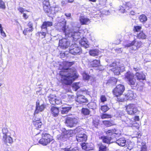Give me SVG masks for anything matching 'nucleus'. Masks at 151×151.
Here are the masks:
<instances>
[{
    "label": "nucleus",
    "instance_id": "31",
    "mask_svg": "<svg viewBox=\"0 0 151 151\" xmlns=\"http://www.w3.org/2000/svg\"><path fill=\"white\" fill-rule=\"evenodd\" d=\"M91 65L93 67H97L100 65V62L99 60H95L90 62Z\"/></svg>",
    "mask_w": 151,
    "mask_h": 151
},
{
    "label": "nucleus",
    "instance_id": "59",
    "mask_svg": "<svg viewBox=\"0 0 151 151\" xmlns=\"http://www.w3.org/2000/svg\"><path fill=\"white\" fill-rule=\"evenodd\" d=\"M28 32H32L33 30V28H27L25 29Z\"/></svg>",
    "mask_w": 151,
    "mask_h": 151
},
{
    "label": "nucleus",
    "instance_id": "62",
    "mask_svg": "<svg viewBox=\"0 0 151 151\" xmlns=\"http://www.w3.org/2000/svg\"><path fill=\"white\" fill-rule=\"evenodd\" d=\"M131 144H129L128 146V149L130 150L132 149L134 147L133 146H131Z\"/></svg>",
    "mask_w": 151,
    "mask_h": 151
},
{
    "label": "nucleus",
    "instance_id": "23",
    "mask_svg": "<svg viewBox=\"0 0 151 151\" xmlns=\"http://www.w3.org/2000/svg\"><path fill=\"white\" fill-rule=\"evenodd\" d=\"M124 68L123 66L120 68L117 66V67L112 68L111 70L114 72L115 74L118 75L120 74L121 72H122Z\"/></svg>",
    "mask_w": 151,
    "mask_h": 151
},
{
    "label": "nucleus",
    "instance_id": "61",
    "mask_svg": "<svg viewBox=\"0 0 151 151\" xmlns=\"http://www.w3.org/2000/svg\"><path fill=\"white\" fill-rule=\"evenodd\" d=\"M67 4V2L66 1H63L61 2V4L62 6H64Z\"/></svg>",
    "mask_w": 151,
    "mask_h": 151
},
{
    "label": "nucleus",
    "instance_id": "19",
    "mask_svg": "<svg viewBox=\"0 0 151 151\" xmlns=\"http://www.w3.org/2000/svg\"><path fill=\"white\" fill-rule=\"evenodd\" d=\"M72 106L70 105H67L62 106L60 109V111L62 114H67L71 109Z\"/></svg>",
    "mask_w": 151,
    "mask_h": 151
},
{
    "label": "nucleus",
    "instance_id": "24",
    "mask_svg": "<svg viewBox=\"0 0 151 151\" xmlns=\"http://www.w3.org/2000/svg\"><path fill=\"white\" fill-rule=\"evenodd\" d=\"M116 141V143L121 146H124L126 144V141L124 138H120L117 139Z\"/></svg>",
    "mask_w": 151,
    "mask_h": 151
},
{
    "label": "nucleus",
    "instance_id": "38",
    "mask_svg": "<svg viewBox=\"0 0 151 151\" xmlns=\"http://www.w3.org/2000/svg\"><path fill=\"white\" fill-rule=\"evenodd\" d=\"M83 130V128H82L81 127L79 126L77 127H76L75 129L71 131V133L73 132V131L75 133V134H76L77 133H79L80 132L82 131Z\"/></svg>",
    "mask_w": 151,
    "mask_h": 151
},
{
    "label": "nucleus",
    "instance_id": "54",
    "mask_svg": "<svg viewBox=\"0 0 151 151\" xmlns=\"http://www.w3.org/2000/svg\"><path fill=\"white\" fill-rule=\"evenodd\" d=\"M55 105L56 104L57 105L60 104L61 103V100L60 99H56V100H55Z\"/></svg>",
    "mask_w": 151,
    "mask_h": 151
},
{
    "label": "nucleus",
    "instance_id": "5",
    "mask_svg": "<svg viewBox=\"0 0 151 151\" xmlns=\"http://www.w3.org/2000/svg\"><path fill=\"white\" fill-rule=\"evenodd\" d=\"M71 131L63 132L61 134L57 136V138L60 142H64L66 141L68 137L70 136Z\"/></svg>",
    "mask_w": 151,
    "mask_h": 151
},
{
    "label": "nucleus",
    "instance_id": "48",
    "mask_svg": "<svg viewBox=\"0 0 151 151\" xmlns=\"http://www.w3.org/2000/svg\"><path fill=\"white\" fill-rule=\"evenodd\" d=\"M6 8L4 2L2 0H0V8L2 9H4Z\"/></svg>",
    "mask_w": 151,
    "mask_h": 151
},
{
    "label": "nucleus",
    "instance_id": "56",
    "mask_svg": "<svg viewBox=\"0 0 151 151\" xmlns=\"http://www.w3.org/2000/svg\"><path fill=\"white\" fill-rule=\"evenodd\" d=\"M0 32L2 36L4 37H6V35L4 32L3 30V29L0 30Z\"/></svg>",
    "mask_w": 151,
    "mask_h": 151
},
{
    "label": "nucleus",
    "instance_id": "43",
    "mask_svg": "<svg viewBox=\"0 0 151 151\" xmlns=\"http://www.w3.org/2000/svg\"><path fill=\"white\" fill-rule=\"evenodd\" d=\"M8 131L7 129L6 128H3L2 129V132L3 133V136H6L9 135V133L8 132Z\"/></svg>",
    "mask_w": 151,
    "mask_h": 151
},
{
    "label": "nucleus",
    "instance_id": "44",
    "mask_svg": "<svg viewBox=\"0 0 151 151\" xmlns=\"http://www.w3.org/2000/svg\"><path fill=\"white\" fill-rule=\"evenodd\" d=\"M142 29V27L139 26H134L133 30L134 32H138L139 31Z\"/></svg>",
    "mask_w": 151,
    "mask_h": 151
},
{
    "label": "nucleus",
    "instance_id": "52",
    "mask_svg": "<svg viewBox=\"0 0 151 151\" xmlns=\"http://www.w3.org/2000/svg\"><path fill=\"white\" fill-rule=\"evenodd\" d=\"M43 6H50V3L48 0H45L43 2Z\"/></svg>",
    "mask_w": 151,
    "mask_h": 151
},
{
    "label": "nucleus",
    "instance_id": "45",
    "mask_svg": "<svg viewBox=\"0 0 151 151\" xmlns=\"http://www.w3.org/2000/svg\"><path fill=\"white\" fill-rule=\"evenodd\" d=\"M111 115H109L106 114H103L101 115V119H105L111 118Z\"/></svg>",
    "mask_w": 151,
    "mask_h": 151
},
{
    "label": "nucleus",
    "instance_id": "47",
    "mask_svg": "<svg viewBox=\"0 0 151 151\" xmlns=\"http://www.w3.org/2000/svg\"><path fill=\"white\" fill-rule=\"evenodd\" d=\"M49 100L51 104L53 105H55V100H56V96H55L53 98H50Z\"/></svg>",
    "mask_w": 151,
    "mask_h": 151
},
{
    "label": "nucleus",
    "instance_id": "6",
    "mask_svg": "<svg viewBox=\"0 0 151 151\" xmlns=\"http://www.w3.org/2000/svg\"><path fill=\"white\" fill-rule=\"evenodd\" d=\"M125 90V87L122 84L117 85L113 90V93L115 96L119 97L121 96Z\"/></svg>",
    "mask_w": 151,
    "mask_h": 151
},
{
    "label": "nucleus",
    "instance_id": "13",
    "mask_svg": "<svg viewBox=\"0 0 151 151\" xmlns=\"http://www.w3.org/2000/svg\"><path fill=\"white\" fill-rule=\"evenodd\" d=\"M134 98L133 92L131 91H129L125 95V98L122 99L119 97L118 98L119 101L123 102L126 100H132Z\"/></svg>",
    "mask_w": 151,
    "mask_h": 151
},
{
    "label": "nucleus",
    "instance_id": "17",
    "mask_svg": "<svg viewBox=\"0 0 151 151\" xmlns=\"http://www.w3.org/2000/svg\"><path fill=\"white\" fill-rule=\"evenodd\" d=\"M99 138L100 139L102 140V141L104 143L109 144L112 142H114L113 141H111L113 139L111 138V137H109V136H102L99 137Z\"/></svg>",
    "mask_w": 151,
    "mask_h": 151
},
{
    "label": "nucleus",
    "instance_id": "49",
    "mask_svg": "<svg viewBox=\"0 0 151 151\" xmlns=\"http://www.w3.org/2000/svg\"><path fill=\"white\" fill-rule=\"evenodd\" d=\"M64 151H79V150L76 148H74L72 149L70 148H65L63 149Z\"/></svg>",
    "mask_w": 151,
    "mask_h": 151
},
{
    "label": "nucleus",
    "instance_id": "16",
    "mask_svg": "<svg viewBox=\"0 0 151 151\" xmlns=\"http://www.w3.org/2000/svg\"><path fill=\"white\" fill-rule=\"evenodd\" d=\"M70 45L69 42L66 38H63L59 42V45L61 48L65 49L68 48Z\"/></svg>",
    "mask_w": 151,
    "mask_h": 151
},
{
    "label": "nucleus",
    "instance_id": "40",
    "mask_svg": "<svg viewBox=\"0 0 151 151\" xmlns=\"http://www.w3.org/2000/svg\"><path fill=\"white\" fill-rule=\"evenodd\" d=\"M101 110L103 112H105L109 109V108L107 105H103L101 106Z\"/></svg>",
    "mask_w": 151,
    "mask_h": 151
},
{
    "label": "nucleus",
    "instance_id": "1",
    "mask_svg": "<svg viewBox=\"0 0 151 151\" xmlns=\"http://www.w3.org/2000/svg\"><path fill=\"white\" fill-rule=\"evenodd\" d=\"M60 75L63 79V83L69 85L77 78L78 75L74 68L63 69L60 71Z\"/></svg>",
    "mask_w": 151,
    "mask_h": 151
},
{
    "label": "nucleus",
    "instance_id": "39",
    "mask_svg": "<svg viewBox=\"0 0 151 151\" xmlns=\"http://www.w3.org/2000/svg\"><path fill=\"white\" fill-rule=\"evenodd\" d=\"M82 76L83 79L86 80H88L90 77L88 74L86 73L85 72H84L82 73Z\"/></svg>",
    "mask_w": 151,
    "mask_h": 151
},
{
    "label": "nucleus",
    "instance_id": "30",
    "mask_svg": "<svg viewBox=\"0 0 151 151\" xmlns=\"http://www.w3.org/2000/svg\"><path fill=\"white\" fill-rule=\"evenodd\" d=\"M106 134L108 135V136H111L109 137H111V138L113 139L114 138H116L118 137V134L112 132L110 130L106 131Z\"/></svg>",
    "mask_w": 151,
    "mask_h": 151
},
{
    "label": "nucleus",
    "instance_id": "57",
    "mask_svg": "<svg viewBox=\"0 0 151 151\" xmlns=\"http://www.w3.org/2000/svg\"><path fill=\"white\" fill-rule=\"evenodd\" d=\"M88 147H89L90 148H91V147H92V150H93V149L94 147H93V144H88Z\"/></svg>",
    "mask_w": 151,
    "mask_h": 151
},
{
    "label": "nucleus",
    "instance_id": "35",
    "mask_svg": "<svg viewBox=\"0 0 151 151\" xmlns=\"http://www.w3.org/2000/svg\"><path fill=\"white\" fill-rule=\"evenodd\" d=\"M107 127H110L113 125V123L112 121L104 120L102 122Z\"/></svg>",
    "mask_w": 151,
    "mask_h": 151
},
{
    "label": "nucleus",
    "instance_id": "50",
    "mask_svg": "<svg viewBox=\"0 0 151 151\" xmlns=\"http://www.w3.org/2000/svg\"><path fill=\"white\" fill-rule=\"evenodd\" d=\"M99 151H106V147L101 145L99 147Z\"/></svg>",
    "mask_w": 151,
    "mask_h": 151
},
{
    "label": "nucleus",
    "instance_id": "42",
    "mask_svg": "<svg viewBox=\"0 0 151 151\" xmlns=\"http://www.w3.org/2000/svg\"><path fill=\"white\" fill-rule=\"evenodd\" d=\"M82 113L85 115H88L89 114L90 111L87 109L83 108L82 110Z\"/></svg>",
    "mask_w": 151,
    "mask_h": 151
},
{
    "label": "nucleus",
    "instance_id": "3",
    "mask_svg": "<svg viewBox=\"0 0 151 151\" xmlns=\"http://www.w3.org/2000/svg\"><path fill=\"white\" fill-rule=\"evenodd\" d=\"M125 79L128 81L129 85L134 86L137 85L134 76L132 73L130 71L127 72L125 74Z\"/></svg>",
    "mask_w": 151,
    "mask_h": 151
},
{
    "label": "nucleus",
    "instance_id": "21",
    "mask_svg": "<svg viewBox=\"0 0 151 151\" xmlns=\"http://www.w3.org/2000/svg\"><path fill=\"white\" fill-rule=\"evenodd\" d=\"M76 101L77 102L81 104L86 102L87 101V99L84 96L82 95H78Z\"/></svg>",
    "mask_w": 151,
    "mask_h": 151
},
{
    "label": "nucleus",
    "instance_id": "27",
    "mask_svg": "<svg viewBox=\"0 0 151 151\" xmlns=\"http://www.w3.org/2000/svg\"><path fill=\"white\" fill-rule=\"evenodd\" d=\"M80 44L85 48H87L89 47V44H88V41L86 38H83L79 42Z\"/></svg>",
    "mask_w": 151,
    "mask_h": 151
},
{
    "label": "nucleus",
    "instance_id": "12",
    "mask_svg": "<svg viewBox=\"0 0 151 151\" xmlns=\"http://www.w3.org/2000/svg\"><path fill=\"white\" fill-rule=\"evenodd\" d=\"M66 22L63 21L58 23L56 28L60 32H62L65 33V35L67 34V32L66 30Z\"/></svg>",
    "mask_w": 151,
    "mask_h": 151
},
{
    "label": "nucleus",
    "instance_id": "26",
    "mask_svg": "<svg viewBox=\"0 0 151 151\" xmlns=\"http://www.w3.org/2000/svg\"><path fill=\"white\" fill-rule=\"evenodd\" d=\"M3 141L5 144L8 143H12L13 142V140L12 138L10 137L9 135L6 136H3Z\"/></svg>",
    "mask_w": 151,
    "mask_h": 151
},
{
    "label": "nucleus",
    "instance_id": "7",
    "mask_svg": "<svg viewBox=\"0 0 151 151\" xmlns=\"http://www.w3.org/2000/svg\"><path fill=\"white\" fill-rule=\"evenodd\" d=\"M45 108V105L43 104L42 100H38L36 102V109L34 115L38 114L40 112L43 111Z\"/></svg>",
    "mask_w": 151,
    "mask_h": 151
},
{
    "label": "nucleus",
    "instance_id": "51",
    "mask_svg": "<svg viewBox=\"0 0 151 151\" xmlns=\"http://www.w3.org/2000/svg\"><path fill=\"white\" fill-rule=\"evenodd\" d=\"M134 70L135 71H137L141 69V68L139 65H138V66L134 65L133 67Z\"/></svg>",
    "mask_w": 151,
    "mask_h": 151
},
{
    "label": "nucleus",
    "instance_id": "37",
    "mask_svg": "<svg viewBox=\"0 0 151 151\" xmlns=\"http://www.w3.org/2000/svg\"><path fill=\"white\" fill-rule=\"evenodd\" d=\"M88 144H86L85 143H83L82 144V147L83 150H86V151H88L89 150H92V148H89L88 147Z\"/></svg>",
    "mask_w": 151,
    "mask_h": 151
},
{
    "label": "nucleus",
    "instance_id": "20",
    "mask_svg": "<svg viewBox=\"0 0 151 151\" xmlns=\"http://www.w3.org/2000/svg\"><path fill=\"white\" fill-rule=\"evenodd\" d=\"M77 141L79 142H86L87 139V137L86 134L83 133L81 134H78L76 137Z\"/></svg>",
    "mask_w": 151,
    "mask_h": 151
},
{
    "label": "nucleus",
    "instance_id": "58",
    "mask_svg": "<svg viewBox=\"0 0 151 151\" xmlns=\"http://www.w3.org/2000/svg\"><path fill=\"white\" fill-rule=\"evenodd\" d=\"M99 124V123L98 122H96V121L93 122V124L95 127L98 128L97 127L98 126V124Z\"/></svg>",
    "mask_w": 151,
    "mask_h": 151
},
{
    "label": "nucleus",
    "instance_id": "25",
    "mask_svg": "<svg viewBox=\"0 0 151 151\" xmlns=\"http://www.w3.org/2000/svg\"><path fill=\"white\" fill-rule=\"evenodd\" d=\"M43 6V9L45 13H47L49 17H51L52 16V15L54 14V13L53 11L51 10L50 9V6Z\"/></svg>",
    "mask_w": 151,
    "mask_h": 151
},
{
    "label": "nucleus",
    "instance_id": "36",
    "mask_svg": "<svg viewBox=\"0 0 151 151\" xmlns=\"http://www.w3.org/2000/svg\"><path fill=\"white\" fill-rule=\"evenodd\" d=\"M137 37L139 39H145L146 37V35L143 33V31H142L137 35Z\"/></svg>",
    "mask_w": 151,
    "mask_h": 151
},
{
    "label": "nucleus",
    "instance_id": "18",
    "mask_svg": "<svg viewBox=\"0 0 151 151\" xmlns=\"http://www.w3.org/2000/svg\"><path fill=\"white\" fill-rule=\"evenodd\" d=\"M135 77L137 80L140 82L145 80V76L142 72H137L135 74Z\"/></svg>",
    "mask_w": 151,
    "mask_h": 151
},
{
    "label": "nucleus",
    "instance_id": "28",
    "mask_svg": "<svg viewBox=\"0 0 151 151\" xmlns=\"http://www.w3.org/2000/svg\"><path fill=\"white\" fill-rule=\"evenodd\" d=\"M138 147L139 148L140 151H147V147L145 142H142L141 143H139L138 144Z\"/></svg>",
    "mask_w": 151,
    "mask_h": 151
},
{
    "label": "nucleus",
    "instance_id": "9",
    "mask_svg": "<svg viewBox=\"0 0 151 151\" xmlns=\"http://www.w3.org/2000/svg\"><path fill=\"white\" fill-rule=\"evenodd\" d=\"M52 22L49 21L44 22L41 26V31L40 33L45 37L47 32V27H50L52 25Z\"/></svg>",
    "mask_w": 151,
    "mask_h": 151
},
{
    "label": "nucleus",
    "instance_id": "34",
    "mask_svg": "<svg viewBox=\"0 0 151 151\" xmlns=\"http://www.w3.org/2000/svg\"><path fill=\"white\" fill-rule=\"evenodd\" d=\"M99 53V51L98 50L94 49L91 50L89 51V54L91 56H95L97 55Z\"/></svg>",
    "mask_w": 151,
    "mask_h": 151
},
{
    "label": "nucleus",
    "instance_id": "41",
    "mask_svg": "<svg viewBox=\"0 0 151 151\" xmlns=\"http://www.w3.org/2000/svg\"><path fill=\"white\" fill-rule=\"evenodd\" d=\"M79 83H74L72 87L74 90L76 91L79 89L80 86H79Z\"/></svg>",
    "mask_w": 151,
    "mask_h": 151
},
{
    "label": "nucleus",
    "instance_id": "53",
    "mask_svg": "<svg viewBox=\"0 0 151 151\" xmlns=\"http://www.w3.org/2000/svg\"><path fill=\"white\" fill-rule=\"evenodd\" d=\"M101 102H104L105 101H106V98L105 96L102 95L101 96Z\"/></svg>",
    "mask_w": 151,
    "mask_h": 151
},
{
    "label": "nucleus",
    "instance_id": "8",
    "mask_svg": "<svg viewBox=\"0 0 151 151\" xmlns=\"http://www.w3.org/2000/svg\"><path fill=\"white\" fill-rule=\"evenodd\" d=\"M45 108V105L43 104L42 100H38L36 102V109L34 115L38 114L40 112L43 111Z\"/></svg>",
    "mask_w": 151,
    "mask_h": 151
},
{
    "label": "nucleus",
    "instance_id": "63",
    "mask_svg": "<svg viewBox=\"0 0 151 151\" xmlns=\"http://www.w3.org/2000/svg\"><path fill=\"white\" fill-rule=\"evenodd\" d=\"M18 10L21 12L22 13L24 12V9L22 7H20L18 9Z\"/></svg>",
    "mask_w": 151,
    "mask_h": 151
},
{
    "label": "nucleus",
    "instance_id": "29",
    "mask_svg": "<svg viewBox=\"0 0 151 151\" xmlns=\"http://www.w3.org/2000/svg\"><path fill=\"white\" fill-rule=\"evenodd\" d=\"M33 123L36 128H40L42 124L40 120H36V119H33Z\"/></svg>",
    "mask_w": 151,
    "mask_h": 151
},
{
    "label": "nucleus",
    "instance_id": "33",
    "mask_svg": "<svg viewBox=\"0 0 151 151\" xmlns=\"http://www.w3.org/2000/svg\"><path fill=\"white\" fill-rule=\"evenodd\" d=\"M139 18L140 21L143 23L145 22L147 20V18L145 14L140 15Z\"/></svg>",
    "mask_w": 151,
    "mask_h": 151
},
{
    "label": "nucleus",
    "instance_id": "60",
    "mask_svg": "<svg viewBox=\"0 0 151 151\" xmlns=\"http://www.w3.org/2000/svg\"><path fill=\"white\" fill-rule=\"evenodd\" d=\"M28 26L29 27V28H33L32 27V23L31 22H29L28 24Z\"/></svg>",
    "mask_w": 151,
    "mask_h": 151
},
{
    "label": "nucleus",
    "instance_id": "4",
    "mask_svg": "<svg viewBox=\"0 0 151 151\" xmlns=\"http://www.w3.org/2000/svg\"><path fill=\"white\" fill-rule=\"evenodd\" d=\"M142 44V43L141 42L136 41L134 40L131 42L126 44L124 43L123 45L125 48L129 47L132 50H136L138 48L140 47Z\"/></svg>",
    "mask_w": 151,
    "mask_h": 151
},
{
    "label": "nucleus",
    "instance_id": "32",
    "mask_svg": "<svg viewBox=\"0 0 151 151\" xmlns=\"http://www.w3.org/2000/svg\"><path fill=\"white\" fill-rule=\"evenodd\" d=\"M80 20L81 23L83 24H87L90 20L88 18H85L84 16L81 17L80 18Z\"/></svg>",
    "mask_w": 151,
    "mask_h": 151
},
{
    "label": "nucleus",
    "instance_id": "11",
    "mask_svg": "<svg viewBox=\"0 0 151 151\" xmlns=\"http://www.w3.org/2000/svg\"><path fill=\"white\" fill-rule=\"evenodd\" d=\"M52 140L50 139V135L47 134H43L42 138L40 139L39 142L43 145H46L49 143Z\"/></svg>",
    "mask_w": 151,
    "mask_h": 151
},
{
    "label": "nucleus",
    "instance_id": "2",
    "mask_svg": "<svg viewBox=\"0 0 151 151\" xmlns=\"http://www.w3.org/2000/svg\"><path fill=\"white\" fill-rule=\"evenodd\" d=\"M78 122V119L77 118L68 116L66 118L65 123L67 127L72 128L76 127Z\"/></svg>",
    "mask_w": 151,
    "mask_h": 151
},
{
    "label": "nucleus",
    "instance_id": "55",
    "mask_svg": "<svg viewBox=\"0 0 151 151\" xmlns=\"http://www.w3.org/2000/svg\"><path fill=\"white\" fill-rule=\"evenodd\" d=\"M117 64L115 62H113L111 64L109 65V66L111 67H113L114 68L116 67H117L116 66Z\"/></svg>",
    "mask_w": 151,
    "mask_h": 151
},
{
    "label": "nucleus",
    "instance_id": "10",
    "mask_svg": "<svg viewBox=\"0 0 151 151\" xmlns=\"http://www.w3.org/2000/svg\"><path fill=\"white\" fill-rule=\"evenodd\" d=\"M126 111L128 114L132 115L139 112L137 108L134 104H130L127 106Z\"/></svg>",
    "mask_w": 151,
    "mask_h": 151
},
{
    "label": "nucleus",
    "instance_id": "22",
    "mask_svg": "<svg viewBox=\"0 0 151 151\" xmlns=\"http://www.w3.org/2000/svg\"><path fill=\"white\" fill-rule=\"evenodd\" d=\"M51 113L53 116L55 117H57L59 114L58 108L55 106H52L51 109Z\"/></svg>",
    "mask_w": 151,
    "mask_h": 151
},
{
    "label": "nucleus",
    "instance_id": "64",
    "mask_svg": "<svg viewBox=\"0 0 151 151\" xmlns=\"http://www.w3.org/2000/svg\"><path fill=\"white\" fill-rule=\"evenodd\" d=\"M65 14L68 17H70L71 16V14L70 13H65Z\"/></svg>",
    "mask_w": 151,
    "mask_h": 151
},
{
    "label": "nucleus",
    "instance_id": "46",
    "mask_svg": "<svg viewBox=\"0 0 151 151\" xmlns=\"http://www.w3.org/2000/svg\"><path fill=\"white\" fill-rule=\"evenodd\" d=\"M123 6H125V9L127 10L129 8H131L132 7V5L130 2L126 3L124 4H123Z\"/></svg>",
    "mask_w": 151,
    "mask_h": 151
},
{
    "label": "nucleus",
    "instance_id": "15",
    "mask_svg": "<svg viewBox=\"0 0 151 151\" xmlns=\"http://www.w3.org/2000/svg\"><path fill=\"white\" fill-rule=\"evenodd\" d=\"M75 45L76 46V45ZM81 47L74 46V45L73 46H71L69 50L70 53L73 55L79 54L80 53H81Z\"/></svg>",
    "mask_w": 151,
    "mask_h": 151
},
{
    "label": "nucleus",
    "instance_id": "14",
    "mask_svg": "<svg viewBox=\"0 0 151 151\" xmlns=\"http://www.w3.org/2000/svg\"><path fill=\"white\" fill-rule=\"evenodd\" d=\"M81 33L78 32H67L66 35L69 37H72L74 40L76 41L81 37Z\"/></svg>",
    "mask_w": 151,
    "mask_h": 151
}]
</instances>
